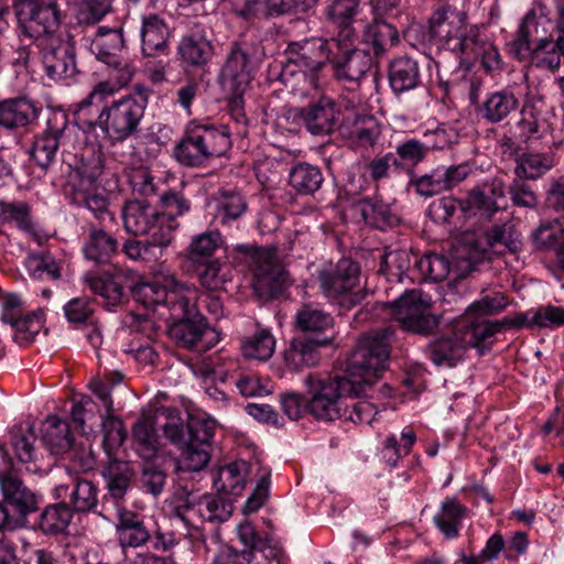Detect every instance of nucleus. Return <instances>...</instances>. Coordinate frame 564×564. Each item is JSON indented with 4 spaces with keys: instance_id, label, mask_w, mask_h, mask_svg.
Instances as JSON below:
<instances>
[{
    "instance_id": "1",
    "label": "nucleus",
    "mask_w": 564,
    "mask_h": 564,
    "mask_svg": "<svg viewBox=\"0 0 564 564\" xmlns=\"http://www.w3.org/2000/svg\"><path fill=\"white\" fill-rule=\"evenodd\" d=\"M393 337L394 330L391 327L360 336L351 354L346 376L323 378L308 373L305 377L311 395L308 413L321 421H335L347 413L346 398L372 397L368 391L387 367Z\"/></svg>"
},
{
    "instance_id": "2",
    "label": "nucleus",
    "mask_w": 564,
    "mask_h": 564,
    "mask_svg": "<svg viewBox=\"0 0 564 564\" xmlns=\"http://www.w3.org/2000/svg\"><path fill=\"white\" fill-rule=\"evenodd\" d=\"M115 94V88L108 82H100L77 105L78 121L89 129L99 127L111 142H122L134 135L148 105V99L141 94L122 96L105 106L95 120L87 119L93 106L99 107L108 97Z\"/></svg>"
},
{
    "instance_id": "3",
    "label": "nucleus",
    "mask_w": 564,
    "mask_h": 564,
    "mask_svg": "<svg viewBox=\"0 0 564 564\" xmlns=\"http://www.w3.org/2000/svg\"><path fill=\"white\" fill-rule=\"evenodd\" d=\"M336 35L330 39L312 36L301 41L290 42L285 48L286 63L280 79L286 87L302 95L310 88H317L319 75L332 59Z\"/></svg>"
},
{
    "instance_id": "4",
    "label": "nucleus",
    "mask_w": 564,
    "mask_h": 564,
    "mask_svg": "<svg viewBox=\"0 0 564 564\" xmlns=\"http://www.w3.org/2000/svg\"><path fill=\"white\" fill-rule=\"evenodd\" d=\"M230 147L231 141L226 129L192 121L174 148V158L184 166L197 167L224 155Z\"/></svg>"
},
{
    "instance_id": "5",
    "label": "nucleus",
    "mask_w": 564,
    "mask_h": 564,
    "mask_svg": "<svg viewBox=\"0 0 564 564\" xmlns=\"http://www.w3.org/2000/svg\"><path fill=\"white\" fill-rule=\"evenodd\" d=\"M232 503L218 495L196 496L192 492L175 497L173 514L188 529L191 540L203 538L200 525L205 522L223 523L232 514Z\"/></svg>"
},
{
    "instance_id": "6",
    "label": "nucleus",
    "mask_w": 564,
    "mask_h": 564,
    "mask_svg": "<svg viewBox=\"0 0 564 564\" xmlns=\"http://www.w3.org/2000/svg\"><path fill=\"white\" fill-rule=\"evenodd\" d=\"M234 257L251 270L252 288L260 297H274L282 292L285 270L275 248L240 245L234 249Z\"/></svg>"
},
{
    "instance_id": "7",
    "label": "nucleus",
    "mask_w": 564,
    "mask_h": 564,
    "mask_svg": "<svg viewBox=\"0 0 564 564\" xmlns=\"http://www.w3.org/2000/svg\"><path fill=\"white\" fill-rule=\"evenodd\" d=\"M14 13L21 34L36 43L61 37L62 12L56 0H18Z\"/></svg>"
},
{
    "instance_id": "8",
    "label": "nucleus",
    "mask_w": 564,
    "mask_h": 564,
    "mask_svg": "<svg viewBox=\"0 0 564 564\" xmlns=\"http://www.w3.org/2000/svg\"><path fill=\"white\" fill-rule=\"evenodd\" d=\"M135 296L147 307H166L169 317H181L189 300H196V290L180 281L174 273L167 272L159 274L153 282L139 286Z\"/></svg>"
},
{
    "instance_id": "9",
    "label": "nucleus",
    "mask_w": 564,
    "mask_h": 564,
    "mask_svg": "<svg viewBox=\"0 0 564 564\" xmlns=\"http://www.w3.org/2000/svg\"><path fill=\"white\" fill-rule=\"evenodd\" d=\"M465 245L469 258H460L466 262L465 270L474 271L477 263L494 256H502L507 252L517 253L522 247L521 234L511 221L495 224L478 236L466 237Z\"/></svg>"
},
{
    "instance_id": "10",
    "label": "nucleus",
    "mask_w": 564,
    "mask_h": 564,
    "mask_svg": "<svg viewBox=\"0 0 564 564\" xmlns=\"http://www.w3.org/2000/svg\"><path fill=\"white\" fill-rule=\"evenodd\" d=\"M80 128L70 123L64 113L54 115L47 121L46 130L34 139L30 155L36 165L46 171L55 161L57 150L70 152L76 149Z\"/></svg>"
},
{
    "instance_id": "11",
    "label": "nucleus",
    "mask_w": 564,
    "mask_h": 564,
    "mask_svg": "<svg viewBox=\"0 0 564 564\" xmlns=\"http://www.w3.org/2000/svg\"><path fill=\"white\" fill-rule=\"evenodd\" d=\"M430 36L443 47L462 53L467 40L478 32L476 25L468 26L467 13L453 4L438 7L429 20Z\"/></svg>"
},
{
    "instance_id": "12",
    "label": "nucleus",
    "mask_w": 564,
    "mask_h": 564,
    "mask_svg": "<svg viewBox=\"0 0 564 564\" xmlns=\"http://www.w3.org/2000/svg\"><path fill=\"white\" fill-rule=\"evenodd\" d=\"M389 305L393 307V317L403 330L430 336L440 326V318L432 313L431 296L421 290L405 291Z\"/></svg>"
},
{
    "instance_id": "13",
    "label": "nucleus",
    "mask_w": 564,
    "mask_h": 564,
    "mask_svg": "<svg viewBox=\"0 0 564 564\" xmlns=\"http://www.w3.org/2000/svg\"><path fill=\"white\" fill-rule=\"evenodd\" d=\"M195 302L196 300H189L183 316L170 317L172 324L169 336L181 348L206 351L219 343L220 334L207 324Z\"/></svg>"
},
{
    "instance_id": "14",
    "label": "nucleus",
    "mask_w": 564,
    "mask_h": 564,
    "mask_svg": "<svg viewBox=\"0 0 564 564\" xmlns=\"http://www.w3.org/2000/svg\"><path fill=\"white\" fill-rule=\"evenodd\" d=\"M317 278L324 295L329 300H338L339 305L346 310L356 306L364 299L360 293H351L359 281V264L349 258L324 264Z\"/></svg>"
},
{
    "instance_id": "15",
    "label": "nucleus",
    "mask_w": 564,
    "mask_h": 564,
    "mask_svg": "<svg viewBox=\"0 0 564 564\" xmlns=\"http://www.w3.org/2000/svg\"><path fill=\"white\" fill-rule=\"evenodd\" d=\"M357 34L354 29L338 30L330 63L335 77L340 82L358 84L371 69L373 57L366 50L356 47Z\"/></svg>"
},
{
    "instance_id": "16",
    "label": "nucleus",
    "mask_w": 564,
    "mask_h": 564,
    "mask_svg": "<svg viewBox=\"0 0 564 564\" xmlns=\"http://www.w3.org/2000/svg\"><path fill=\"white\" fill-rule=\"evenodd\" d=\"M102 172L99 156L93 158L88 164L77 169L70 176L69 186L73 189V203L85 206L99 220L113 219L109 210V199L95 188V183Z\"/></svg>"
},
{
    "instance_id": "17",
    "label": "nucleus",
    "mask_w": 564,
    "mask_h": 564,
    "mask_svg": "<svg viewBox=\"0 0 564 564\" xmlns=\"http://www.w3.org/2000/svg\"><path fill=\"white\" fill-rule=\"evenodd\" d=\"M121 217L126 231L134 236L161 234L163 230L175 232L180 227L171 215L161 213L142 199L128 200L122 206Z\"/></svg>"
},
{
    "instance_id": "18",
    "label": "nucleus",
    "mask_w": 564,
    "mask_h": 564,
    "mask_svg": "<svg viewBox=\"0 0 564 564\" xmlns=\"http://www.w3.org/2000/svg\"><path fill=\"white\" fill-rule=\"evenodd\" d=\"M124 46L121 25L99 26L89 41V51L95 57L120 73L119 82L128 84L134 72L127 63H122L120 53Z\"/></svg>"
},
{
    "instance_id": "19",
    "label": "nucleus",
    "mask_w": 564,
    "mask_h": 564,
    "mask_svg": "<svg viewBox=\"0 0 564 564\" xmlns=\"http://www.w3.org/2000/svg\"><path fill=\"white\" fill-rule=\"evenodd\" d=\"M253 50L243 43H232L221 69L220 84L225 91H245L257 67Z\"/></svg>"
},
{
    "instance_id": "20",
    "label": "nucleus",
    "mask_w": 564,
    "mask_h": 564,
    "mask_svg": "<svg viewBox=\"0 0 564 564\" xmlns=\"http://www.w3.org/2000/svg\"><path fill=\"white\" fill-rule=\"evenodd\" d=\"M333 337H311L308 335L294 336L282 351L283 367L289 372H300L305 368L318 366L322 347L330 346Z\"/></svg>"
},
{
    "instance_id": "21",
    "label": "nucleus",
    "mask_w": 564,
    "mask_h": 564,
    "mask_svg": "<svg viewBox=\"0 0 564 564\" xmlns=\"http://www.w3.org/2000/svg\"><path fill=\"white\" fill-rule=\"evenodd\" d=\"M43 442L53 455L68 454L69 458L77 462L82 469H91L94 457L90 448L83 449L80 454L74 447L69 424L57 416H48L44 423Z\"/></svg>"
},
{
    "instance_id": "22",
    "label": "nucleus",
    "mask_w": 564,
    "mask_h": 564,
    "mask_svg": "<svg viewBox=\"0 0 564 564\" xmlns=\"http://www.w3.org/2000/svg\"><path fill=\"white\" fill-rule=\"evenodd\" d=\"M46 76L53 82L73 78L77 74L74 47L62 37L37 43Z\"/></svg>"
},
{
    "instance_id": "23",
    "label": "nucleus",
    "mask_w": 564,
    "mask_h": 564,
    "mask_svg": "<svg viewBox=\"0 0 564 564\" xmlns=\"http://www.w3.org/2000/svg\"><path fill=\"white\" fill-rule=\"evenodd\" d=\"M339 105L328 96H321L308 105L296 109V117L313 135L333 133L339 122Z\"/></svg>"
},
{
    "instance_id": "24",
    "label": "nucleus",
    "mask_w": 564,
    "mask_h": 564,
    "mask_svg": "<svg viewBox=\"0 0 564 564\" xmlns=\"http://www.w3.org/2000/svg\"><path fill=\"white\" fill-rule=\"evenodd\" d=\"M115 531L118 544L124 553L128 549L147 545L152 539L145 517L123 507L117 509Z\"/></svg>"
},
{
    "instance_id": "25",
    "label": "nucleus",
    "mask_w": 564,
    "mask_h": 564,
    "mask_svg": "<svg viewBox=\"0 0 564 564\" xmlns=\"http://www.w3.org/2000/svg\"><path fill=\"white\" fill-rule=\"evenodd\" d=\"M57 499L69 498L67 503L73 512L87 513L96 511L98 506V488L94 481L78 475H69L68 481L54 488Z\"/></svg>"
},
{
    "instance_id": "26",
    "label": "nucleus",
    "mask_w": 564,
    "mask_h": 564,
    "mask_svg": "<svg viewBox=\"0 0 564 564\" xmlns=\"http://www.w3.org/2000/svg\"><path fill=\"white\" fill-rule=\"evenodd\" d=\"M520 101L509 88L488 93L485 99L476 106L477 116L487 123H500L518 111Z\"/></svg>"
},
{
    "instance_id": "27",
    "label": "nucleus",
    "mask_w": 564,
    "mask_h": 564,
    "mask_svg": "<svg viewBox=\"0 0 564 564\" xmlns=\"http://www.w3.org/2000/svg\"><path fill=\"white\" fill-rule=\"evenodd\" d=\"M177 56L184 69L204 68L214 56V45L202 32L182 36Z\"/></svg>"
},
{
    "instance_id": "28",
    "label": "nucleus",
    "mask_w": 564,
    "mask_h": 564,
    "mask_svg": "<svg viewBox=\"0 0 564 564\" xmlns=\"http://www.w3.org/2000/svg\"><path fill=\"white\" fill-rule=\"evenodd\" d=\"M148 239H128L122 247L124 254L137 261L152 263L159 261L175 239V232L145 235Z\"/></svg>"
},
{
    "instance_id": "29",
    "label": "nucleus",
    "mask_w": 564,
    "mask_h": 564,
    "mask_svg": "<svg viewBox=\"0 0 564 564\" xmlns=\"http://www.w3.org/2000/svg\"><path fill=\"white\" fill-rule=\"evenodd\" d=\"M39 117L34 102L26 97L0 100V127L13 131L25 128Z\"/></svg>"
},
{
    "instance_id": "30",
    "label": "nucleus",
    "mask_w": 564,
    "mask_h": 564,
    "mask_svg": "<svg viewBox=\"0 0 564 564\" xmlns=\"http://www.w3.org/2000/svg\"><path fill=\"white\" fill-rule=\"evenodd\" d=\"M424 352L436 367L453 368L464 359L466 345L459 334L455 333L434 338L426 345Z\"/></svg>"
},
{
    "instance_id": "31",
    "label": "nucleus",
    "mask_w": 564,
    "mask_h": 564,
    "mask_svg": "<svg viewBox=\"0 0 564 564\" xmlns=\"http://www.w3.org/2000/svg\"><path fill=\"white\" fill-rule=\"evenodd\" d=\"M0 488L4 501L18 514L26 516L37 509V498L12 471L0 474Z\"/></svg>"
},
{
    "instance_id": "32",
    "label": "nucleus",
    "mask_w": 564,
    "mask_h": 564,
    "mask_svg": "<svg viewBox=\"0 0 564 564\" xmlns=\"http://www.w3.org/2000/svg\"><path fill=\"white\" fill-rule=\"evenodd\" d=\"M388 80L397 96L414 90L422 85L419 63L410 56L393 58L388 67Z\"/></svg>"
},
{
    "instance_id": "33",
    "label": "nucleus",
    "mask_w": 564,
    "mask_h": 564,
    "mask_svg": "<svg viewBox=\"0 0 564 564\" xmlns=\"http://www.w3.org/2000/svg\"><path fill=\"white\" fill-rule=\"evenodd\" d=\"M466 245L457 251V256L454 258V263L449 261V259L443 254L438 253H429L421 257L416 261V267L424 279L431 281H443L448 274L454 271L455 267H458V270L462 273H457L455 278H459L463 273L469 272L465 270L466 262L460 258L464 256L465 259L469 258V253H467Z\"/></svg>"
},
{
    "instance_id": "34",
    "label": "nucleus",
    "mask_w": 564,
    "mask_h": 564,
    "mask_svg": "<svg viewBox=\"0 0 564 564\" xmlns=\"http://www.w3.org/2000/svg\"><path fill=\"white\" fill-rule=\"evenodd\" d=\"M43 316L42 310L25 313L24 310L2 308L0 319L15 330L14 339L20 345H26L43 327Z\"/></svg>"
},
{
    "instance_id": "35",
    "label": "nucleus",
    "mask_w": 564,
    "mask_h": 564,
    "mask_svg": "<svg viewBox=\"0 0 564 564\" xmlns=\"http://www.w3.org/2000/svg\"><path fill=\"white\" fill-rule=\"evenodd\" d=\"M545 10V6L539 4L534 11L529 12L524 17L523 22L518 30L517 36L511 45L514 56L521 62H529L534 65L535 36L539 33L538 26L541 23L536 17V11H539L541 15H546Z\"/></svg>"
},
{
    "instance_id": "36",
    "label": "nucleus",
    "mask_w": 564,
    "mask_h": 564,
    "mask_svg": "<svg viewBox=\"0 0 564 564\" xmlns=\"http://www.w3.org/2000/svg\"><path fill=\"white\" fill-rule=\"evenodd\" d=\"M509 322L489 321L477 316L459 334L460 340L468 348L479 349V354L488 350L492 344V337L505 328Z\"/></svg>"
},
{
    "instance_id": "37",
    "label": "nucleus",
    "mask_w": 564,
    "mask_h": 564,
    "mask_svg": "<svg viewBox=\"0 0 564 564\" xmlns=\"http://www.w3.org/2000/svg\"><path fill=\"white\" fill-rule=\"evenodd\" d=\"M118 240L101 228L91 226L83 246L85 258L96 264L109 263L118 252Z\"/></svg>"
},
{
    "instance_id": "38",
    "label": "nucleus",
    "mask_w": 564,
    "mask_h": 564,
    "mask_svg": "<svg viewBox=\"0 0 564 564\" xmlns=\"http://www.w3.org/2000/svg\"><path fill=\"white\" fill-rule=\"evenodd\" d=\"M564 56V32L554 28L550 36H535L534 65L540 68L556 69Z\"/></svg>"
},
{
    "instance_id": "39",
    "label": "nucleus",
    "mask_w": 564,
    "mask_h": 564,
    "mask_svg": "<svg viewBox=\"0 0 564 564\" xmlns=\"http://www.w3.org/2000/svg\"><path fill=\"white\" fill-rule=\"evenodd\" d=\"M364 41L372 50L373 57L381 58L400 42V37L393 24L375 19L366 28Z\"/></svg>"
},
{
    "instance_id": "40",
    "label": "nucleus",
    "mask_w": 564,
    "mask_h": 564,
    "mask_svg": "<svg viewBox=\"0 0 564 564\" xmlns=\"http://www.w3.org/2000/svg\"><path fill=\"white\" fill-rule=\"evenodd\" d=\"M158 415H142L133 425L132 438L137 454L142 458H154L159 452L160 442L155 424Z\"/></svg>"
},
{
    "instance_id": "41",
    "label": "nucleus",
    "mask_w": 564,
    "mask_h": 564,
    "mask_svg": "<svg viewBox=\"0 0 564 564\" xmlns=\"http://www.w3.org/2000/svg\"><path fill=\"white\" fill-rule=\"evenodd\" d=\"M140 34L141 47L144 55L152 56L165 50L169 28L159 15L151 13L143 17Z\"/></svg>"
},
{
    "instance_id": "42",
    "label": "nucleus",
    "mask_w": 564,
    "mask_h": 564,
    "mask_svg": "<svg viewBox=\"0 0 564 564\" xmlns=\"http://www.w3.org/2000/svg\"><path fill=\"white\" fill-rule=\"evenodd\" d=\"M294 325L303 335L324 334L334 327V317L313 303L303 304L294 316Z\"/></svg>"
},
{
    "instance_id": "43",
    "label": "nucleus",
    "mask_w": 564,
    "mask_h": 564,
    "mask_svg": "<svg viewBox=\"0 0 564 564\" xmlns=\"http://www.w3.org/2000/svg\"><path fill=\"white\" fill-rule=\"evenodd\" d=\"M460 54L468 62L480 59L482 67L487 72L498 70L502 67L498 50L490 42L481 39L479 31L475 34L474 39L467 40L465 48Z\"/></svg>"
},
{
    "instance_id": "44",
    "label": "nucleus",
    "mask_w": 564,
    "mask_h": 564,
    "mask_svg": "<svg viewBox=\"0 0 564 564\" xmlns=\"http://www.w3.org/2000/svg\"><path fill=\"white\" fill-rule=\"evenodd\" d=\"M220 245L221 236L217 230L199 234L193 237L191 243L185 249V260L188 265L214 260L213 257Z\"/></svg>"
},
{
    "instance_id": "45",
    "label": "nucleus",
    "mask_w": 564,
    "mask_h": 564,
    "mask_svg": "<svg viewBox=\"0 0 564 564\" xmlns=\"http://www.w3.org/2000/svg\"><path fill=\"white\" fill-rule=\"evenodd\" d=\"M167 481V469L164 462L156 457L145 458L140 465L138 482L140 487L153 497L160 496Z\"/></svg>"
},
{
    "instance_id": "46",
    "label": "nucleus",
    "mask_w": 564,
    "mask_h": 564,
    "mask_svg": "<svg viewBox=\"0 0 564 564\" xmlns=\"http://www.w3.org/2000/svg\"><path fill=\"white\" fill-rule=\"evenodd\" d=\"M530 237L535 250H553L564 238V217L541 220Z\"/></svg>"
},
{
    "instance_id": "47",
    "label": "nucleus",
    "mask_w": 564,
    "mask_h": 564,
    "mask_svg": "<svg viewBox=\"0 0 564 564\" xmlns=\"http://www.w3.org/2000/svg\"><path fill=\"white\" fill-rule=\"evenodd\" d=\"M466 509L455 499L446 498L433 521L446 539H455L459 534V525Z\"/></svg>"
},
{
    "instance_id": "48",
    "label": "nucleus",
    "mask_w": 564,
    "mask_h": 564,
    "mask_svg": "<svg viewBox=\"0 0 564 564\" xmlns=\"http://www.w3.org/2000/svg\"><path fill=\"white\" fill-rule=\"evenodd\" d=\"M105 476L111 497L121 499L131 485L134 470L129 462L110 459L105 468Z\"/></svg>"
},
{
    "instance_id": "49",
    "label": "nucleus",
    "mask_w": 564,
    "mask_h": 564,
    "mask_svg": "<svg viewBox=\"0 0 564 564\" xmlns=\"http://www.w3.org/2000/svg\"><path fill=\"white\" fill-rule=\"evenodd\" d=\"M247 464L235 462L221 467L215 479L217 491L230 496H240L246 487Z\"/></svg>"
},
{
    "instance_id": "50",
    "label": "nucleus",
    "mask_w": 564,
    "mask_h": 564,
    "mask_svg": "<svg viewBox=\"0 0 564 564\" xmlns=\"http://www.w3.org/2000/svg\"><path fill=\"white\" fill-rule=\"evenodd\" d=\"M323 181L321 170L308 163H300L292 167L289 173V184L301 195L314 194L319 189Z\"/></svg>"
},
{
    "instance_id": "51",
    "label": "nucleus",
    "mask_w": 564,
    "mask_h": 564,
    "mask_svg": "<svg viewBox=\"0 0 564 564\" xmlns=\"http://www.w3.org/2000/svg\"><path fill=\"white\" fill-rule=\"evenodd\" d=\"M381 131L372 116H358L348 132V141L359 149L373 148L380 138Z\"/></svg>"
},
{
    "instance_id": "52",
    "label": "nucleus",
    "mask_w": 564,
    "mask_h": 564,
    "mask_svg": "<svg viewBox=\"0 0 564 564\" xmlns=\"http://www.w3.org/2000/svg\"><path fill=\"white\" fill-rule=\"evenodd\" d=\"M35 436L30 433L14 434L12 436V447L18 460L31 474H45L47 466H44L39 459L36 448L34 447Z\"/></svg>"
},
{
    "instance_id": "53",
    "label": "nucleus",
    "mask_w": 564,
    "mask_h": 564,
    "mask_svg": "<svg viewBox=\"0 0 564 564\" xmlns=\"http://www.w3.org/2000/svg\"><path fill=\"white\" fill-rule=\"evenodd\" d=\"M459 208L465 214L484 219H491L500 209L497 202L487 193L485 187L473 188L467 197L460 200Z\"/></svg>"
},
{
    "instance_id": "54",
    "label": "nucleus",
    "mask_w": 564,
    "mask_h": 564,
    "mask_svg": "<svg viewBox=\"0 0 564 564\" xmlns=\"http://www.w3.org/2000/svg\"><path fill=\"white\" fill-rule=\"evenodd\" d=\"M364 220L378 229H386L398 221L391 208L381 199L365 198L358 203Z\"/></svg>"
},
{
    "instance_id": "55",
    "label": "nucleus",
    "mask_w": 564,
    "mask_h": 564,
    "mask_svg": "<svg viewBox=\"0 0 564 564\" xmlns=\"http://www.w3.org/2000/svg\"><path fill=\"white\" fill-rule=\"evenodd\" d=\"M516 163V176L532 181L540 178L554 166L553 159L544 153H524Z\"/></svg>"
},
{
    "instance_id": "56",
    "label": "nucleus",
    "mask_w": 564,
    "mask_h": 564,
    "mask_svg": "<svg viewBox=\"0 0 564 564\" xmlns=\"http://www.w3.org/2000/svg\"><path fill=\"white\" fill-rule=\"evenodd\" d=\"M415 440V433L411 430L402 432L400 440L394 435L388 436L382 443L381 459L388 467H395L402 457L409 455Z\"/></svg>"
},
{
    "instance_id": "57",
    "label": "nucleus",
    "mask_w": 564,
    "mask_h": 564,
    "mask_svg": "<svg viewBox=\"0 0 564 564\" xmlns=\"http://www.w3.org/2000/svg\"><path fill=\"white\" fill-rule=\"evenodd\" d=\"M73 518V510L65 502H58L45 508L40 518V528L46 534L62 533Z\"/></svg>"
},
{
    "instance_id": "58",
    "label": "nucleus",
    "mask_w": 564,
    "mask_h": 564,
    "mask_svg": "<svg viewBox=\"0 0 564 564\" xmlns=\"http://www.w3.org/2000/svg\"><path fill=\"white\" fill-rule=\"evenodd\" d=\"M85 281L95 294H98L106 300L108 305L115 306L121 302L123 288L111 275L87 273L85 275Z\"/></svg>"
},
{
    "instance_id": "59",
    "label": "nucleus",
    "mask_w": 564,
    "mask_h": 564,
    "mask_svg": "<svg viewBox=\"0 0 564 564\" xmlns=\"http://www.w3.org/2000/svg\"><path fill=\"white\" fill-rule=\"evenodd\" d=\"M427 154L421 139H405L395 145L397 169L410 167L412 172L413 167L422 163Z\"/></svg>"
},
{
    "instance_id": "60",
    "label": "nucleus",
    "mask_w": 564,
    "mask_h": 564,
    "mask_svg": "<svg viewBox=\"0 0 564 564\" xmlns=\"http://www.w3.org/2000/svg\"><path fill=\"white\" fill-rule=\"evenodd\" d=\"M274 347L275 340L272 334L262 329L242 341L241 351L246 358L267 360L272 356Z\"/></svg>"
},
{
    "instance_id": "61",
    "label": "nucleus",
    "mask_w": 564,
    "mask_h": 564,
    "mask_svg": "<svg viewBox=\"0 0 564 564\" xmlns=\"http://www.w3.org/2000/svg\"><path fill=\"white\" fill-rule=\"evenodd\" d=\"M156 415L164 416L166 422L162 425L165 437L180 449L189 444L187 424L185 425L177 410L162 408Z\"/></svg>"
},
{
    "instance_id": "62",
    "label": "nucleus",
    "mask_w": 564,
    "mask_h": 564,
    "mask_svg": "<svg viewBox=\"0 0 564 564\" xmlns=\"http://www.w3.org/2000/svg\"><path fill=\"white\" fill-rule=\"evenodd\" d=\"M444 175L443 166H438L427 174L413 176L410 183L415 187L420 196L431 197L448 191Z\"/></svg>"
},
{
    "instance_id": "63",
    "label": "nucleus",
    "mask_w": 564,
    "mask_h": 564,
    "mask_svg": "<svg viewBox=\"0 0 564 564\" xmlns=\"http://www.w3.org/2000/svg\"><path fill=\"white\" fill-rule=\"evenodd\" d=\"M358 4V0H332L326 9V15L338 25L339 30L354 29L351 23L357 13Z\"/></svg>"
},
{
    "instance_id": "64",
    "label": "nucleus",
    "mask_w": 564,
    "mask_h": 564,
    "mask_svg": "<svg viewBox=\"0 0 564 564\" xmlns=\"http://www.w3.org/2000/svg\"><path fill=\"white\" fill-rule=\"evenodd\" d=\"M30 275L37 280H57L61 276L58 264L44 254H30L25 262Z\"/></svg>"
}]
</instances>
